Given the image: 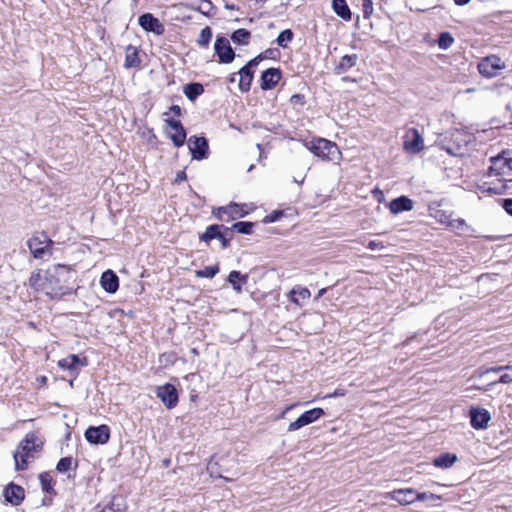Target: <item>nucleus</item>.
<instances>
[{
  "instance_id": "4d7b16f0",
  "label": "nucleus",
  "mask_w": 512,
  "mask_h": 512,
  "mask_svg": "<svg viewBox=\"0 0 512 512\" xmlns=\"http://www.w3.org/2000/svg\"><path fill=\"white\" fill-rule=\"evenodd\" d=\"M373 193L378 198L379 201H381V198L384 196L383 192L379 189H374Z\"/></svg>"
},
{
  "instance_id": "c85d7f7f",
  "label": "nucleus",
  "mask_w": 512,
  "mask_h": 512,
  "mask_svg": "<svg viewBox=\"0 0 512 512\" xmlns=\"http://www.w3.org/2000/svg\"><path fill=\"white\" fill-rule=\"evenodd\" d=\"M183 92L190 101H194L204 92V88L202 84L194 82L185 85Z\"/></svg>"
},
{
  "instance_id": "69168bd1",
  "label": "nucleus",
  "mask_w": 512,
  "mask_h": 512,
  "mask_svg": "<svg viewBox=\"0 0 512 512\" xmlns=\"http://www.w3.org/2000/svg\"><path fill=\"white\" fill-rule=\"evenodd\" d=\"M111 512H114V511H111Z\"/></svg>"
},
{
  "instance_id": "423d86ee",
  "label": "nucleus",
  "mask_w": 512,
  "mask_h": 512,
  "mask_svg": "<svg viewBox=\"0 0 512 512\" xmlns=\"http://www.w3.org/2000/svg\"><path fill=\"white\" fill-rule=\"evenodd\" d=\"M224 225L219 224H212L209 225L205 232L200 235L199 239L200 241L205 242L206 244H209L210 241L217 239L221 242L222 248L226 249L229 247L230 242L232 240V236L230 235L229 238H226V234L223 233Z\"/></svg>"
},
{
  "instance_id": "de8ad7c7",
  "label": "nucleus",
  "mask_w": 512,
  "mask_h": 512,
  "mask_svg": "<svg viewBox=\"0 0 512 512\" xmlns=\"http://www.w3.org/2000/svg\"><path fill=\"white\" fill-rule=\"evenodd\" d=\"M503 209L512 216V198H507L502 201Z\"/></svg>"
},
{
  "instance_id": "7ed1b4c3",
  "label": "nucleus",
  "mask_w": 512,
  "mask_h": 512,
  "mask_svg": "<svg viewBox=\"0 0 512 512\" xmlns=\"http://www.w3.org/2000/svg\"><path fill=\"white\" fill-rule=\"evenodd\" d=\"M490 163L488 176L498 177L500 181H512V153L510 151H503L497 156L491 157Z\"/></svg>"
},
{
  "instance_id": "6e6552de",
  "label": "nucleus",
  "mask_w": 512,
  "mask_h": 512,
  "mask_svg": "<svg viewBox=\"0 0 512 512\" xmlns=\"http://www.w3.org/2000/svg\"><path fill=\"white\" fill-rule=\"evenodd\" d=\"M188 148L194 160H204L209 156V145L205 137L191 136L188 139Z\"/></svg>"
},
{
  "instance_id": "4c0bfd02",
  "label": "nucleus",
  "mask_w": 512,
  "mask_h": 512,
  "mask_svg": "<svg viewBox=\"0 0 512 512\" xmlns=\"http://www.w3.org/2000/svg\"><path fill=\"white\" fill-rule=\"evenodd\" d=\"M232 226L233 229L238 233L249 235L252 233V228L254 224L252 222L241 221L233 224Z\"/></svg>"
},
{
  "instance_id": "1a4fd4ad",
  "label": "nucleus",
  "mask_w": 512,
  "mask_h": 512,
  "mask_svg": "<svg viewBox=\"0 0 512 512\" xmlns=\"http://www.w3.org/2000/svg\"><path fill=\"white\" fill-rule=\"evenodd\" d=\"M325 415V412L322 408H313L311 410L305 411L302 415H300L295 421L291 422L288 426V431H296L306 425H309L319 418Z\"/></svg>"
},
{
  "instance_id": "a211bd4d",
  "label": "nucleus",
  "mask_w": 512,
  "mask_h": 512,
  "mask_svg": "<svg viewBox=\"0 0 512 512\" xmlns=\"http://www.w3.org/2000/svg\"><path fill=\"white\" fill-rule=\"evenodd\" d=\"M386 499L394 500L401 505H409L415 502V490L412 488L397 489L385 493Z\"/></svg>"
},
{
  "instance_id": "f704fd0d",
  "label": "nucleus",
  "mask_w": 512,
  "mask_h": 512,
  "mask_svg": "<svg viewBox=\"0 0 512 512\" xmlns=\"http://www.w3.org/2000/svg\"><path fill=\"white\" fill-rule=\"evenodd\" d=\"M212 38V30L210 27L206 26L200 32V35L197 39V43L201 47H207Z\"/></svg>"
},
{
  "instance_id": "393cba45",
  "label": "nucleus",
  "mask_w": 512,
  "mask_h": 512,
  "mask_svg": "<svg viewBox=\"0 0 512 512\" xmlns=\"http://www.w3.org/2000/svg\"><path fill=\"white\" fill-rule=\"evenodd\" d=\"M140 63L141 60L137 48L132 45L127 46L124 67L127 69L134 68L138 67Z\"/></svg>"
},
{
  "instance_id": "a18cd8bd",
  "label": "nucleus",
  "mask_w": 512,
  "mask_h": 512,
  "mask_svg": "<svg viewBox=\"0 0 512 512\" xmlns=\"http://www.w3.org/2000/svg\"><path fill=\"white\" fill-rule=\"evenodd\" d=\"M453 138L455 141H463L466 144L472 141V135L463 133L461 131H457L455 134H453Z\"/></svg>"
},
{
  "instance_id": "37998d69",
  "label": "nucleus",
  "mask_w": 512,
  "mask_h": 512,
  "mask_svg": "<svg viewBox=\"0 0 512 512\" xmlns=\"http://www.w3.org/2000/svg\"><path fill=\"white\" fill-rule=\"evenodd\" d=\"M362 10H363V17L365 19H369L374 11L373 1L372 0H362Z\"/></svg>"
},
{
  "instance_id": "ddd939ff",
  "label": "nucleus",
  "mask_w": 512,
  "mask_h": 512,
  "mask_svg": "<svg viewBox=\"0 0 512 512\" xmlns=\"http://www.w3.org/2000/svg\"><path fill=\"white\" fill-rule=\"evenodd\" d=\"M214 49L221 63H231L235 58V53L231 48L230 42L225 37H217Z\"/></svg>"
},
{
  "instance_id": "49530a36",
  "label": "nucleus",
  "mask_w": 512,
  "mask_h": 512,
  "mask_svg": "<svg viewBox=\"0 0 512 512\" xmlns=\"http://www.w3.org/2000/svg\"><path fill=\"white\" fill-rule=\"evenodd\" d=\"M41 281V275L40 273H33L29 278V285L35 289L39 288Z\"/></svg>"
},
{
  "instance_id": "a878e982",
  "label": "nucleus",
  "mask_w": 512,
  "mask_h": 512,
  "mask_svg": "<svg viewBox=\"0 0 512 512\" xmlns=\"http://www.w3.org/2000/svg\"><path fill=\"white\" fill-rule=\"evenodd\" d=\"M357 61H358L357 54L344 55L340 59L338 65L335 67L336 73L341 74V73L347 72L349 69H351L352 67H354L356 65Z\"/></svg>"
},
{
  "instance_id": "f3484780",
  "label": "nucleus",
  "mask_w": 512,
  "mask_h": 512,
  "mask_svg": "<svg viewBox=\"0 0 512 512\" xmlns=\"http://www.w3.org/2000/svg\"><path fill=\"white\" fill-rule=\"evenodd\" d=\"M500 63V58L496 56L486 57L478 64V70L485 77H495L501 69Z\"/></svg>"
},
{
  "instance_id": "2f4dec72",
  "label": "nucleus",
  "mask_w": 512,
  "mask_h": 512,
  "mask_svg": "<svg viewBox=\"0 0 512 512\" xmlns=\"http://www.w3.org/2000/svg\"><path fill=\"white\" fill-rule=\"evenodd\" d=\"M195 9L206 16L215 14V7L210 0H200L199 5Z\"/></svg>"
},
{
  "instance_id": "cd10ccee",
  "label": "nucleus",
  "mask_w": 512,
  "mask_h": 512,
  "mask_svg": "<svg viewBox=\"0 0 512 512\" xmlns=\"http://www.w3.org/2000/svg\"><path fill=\"white\" fill-rule=\"evenodd\" d=\"M311 296L309 289L301 286H296L290 291L291 302L300 305L301 300H307Z\"/></svg>"
},
{
  "instance_id": "ea45409f",
  "label": "nucleus",
  "mask_w": 512,
  "mask_h": 512,
  "mask_svg": "<svg viewBox=\"0 0 512 512\" xmlns=\"http://www.w3.org/2000/svg\"><path fill=\"white\" fill-rule=\"evenodd\" d=\"M72 464V457H63L57 463L56 470L60 473H65L71 468Z\"/></svg>"
},
{
  "instance_id": "473e14b6",
  "label": "nucleus",
  "mask_w": 512,
  "mask_h": 512,
  "mask_svg": "<svg viewBox=\"0 0 512 512\" xmlns=\"http://www.w3.org/2000/svg\"><path fill=\"white\" fill-rule=\"evenodd\" d=\"M454 43V38L449 32H442L438 38V46L442 50H447Z\"/></svg>"
},
{
  "instance_id": "79ce46f5",
  "label": "nucleus",
  "mask_w": 512,
  "mask_h": 512,
  "mask_svg": "<svg viewBox=\"0 0 512 512\" xmlns=\"http://www.w3.org/2000/svg\"><path fill=\"white\" fill-rule=\"evenodd\" d=\"M440 497L433 494V493H430V492H422V493H418L415 491V502L416 501H421V502H425V501H435L437 499H439Z\"/></svg>"
},
{
  "instance_id": "680f3d73",
  "label": "nucleus",
  "mask_w": 512,
  "mask_h": 512,
  "mask_svg": "<svg viewBox=\"0 0 512 512\" xmlns=\"http://www.w3.org/2000/svg\"><path fill=\"white\" fill-rule=\"evenodd\" d=\"M164 466L168 467L170 465V460L166 459L163 461Z\"/></svg>"
},
{
  "instance_id": "09e8293b",
  "label": "nucleus",
  "mask_w": 512,
  "mask_h": 512,
  "mask_svg": "<svg viewBox=\"0 0 512 512\" xmlns=\"http://www.w3.org/2000/svg\"><path fill=\"white\" fill-rule=\"evenodd\" d=\"M367 248H369L370 250H381L384 248V245L382 242L372 240L369 241Z\"/></svg>"
},
{
  "instance_id": "58836bf2",
  "label": "nucleus",
  "mask_w": 512,
  "mask_h": 512,
  "mask_svg": "<svg viewBox=\"0 0 512 512\" xmlns=\"http://www.w3.org/2000/svg\"><path fill=\"white\" fill-rule=\"evenodd\" d=\"M218 272H219L218 265H213V266H206V267H204V269L197 271L196 275L198 277L210 279V278H213Z\"/></svg>"
},
{
  "instance_id": "2eb2a0df",
  "label": "nucleus",
  "mask_w": 512,
  "mask_h": 512,
  "mask_svg": "<svg viewBox=\"0 0 512 512\" xmlns=\"http://www.w3.org/2000/svg\"><path fill=\"white\" fill-rule=\"evenodd\" d=\"M138 23L141 28L147 32H152L156 35H162L165 32L164 25L158 18L154 17L151 13H144L138 18Z\"/></svg>"
},
{
  "instance_id": "c756f323",
  "label": "nucleus",
  "mask_w": 512,
  "mask_h": 512,
  "mask_svg": "<svg viewBox=\"0 0 512 512\" xmlns=\"http://www.w3.org/2000/svg\"><path fill=\"white\" fill-rule=\"evenodd\" d=\"M457 456L455 454L445 453L441 454L437 458L434 459L433 463L436 467L439 468H450L456 462Z\"/></svg>"
},
{
  "instance_id": "72a5a7b5",
  "label": "nucleus",
  "mask_w": 512,
  "mask_h": 512,
  "mask_svg": "<svg viewBox=\"0 0 512 512\" xmlns=\"http://www.w3.org/2000/svg\"><path fill=\"white\" fill-rule=\"evenodd\" d=\"M293 37H294V34H293L292 30L286 29L278 35L276 42H277L278 46L285 48V47H287V44L293 40Z\"/></svg>"
},
{
  "instance_id": "5fc2aeb1",
  "label": "nucleus",
  "mask_w": 512,
  "mask_h": 512,
  "mask_svg": "<svg viewBox=\"0 0 512 512\" xmlns=\"http://www.w3.org/2000/svg\"><path fill=\"white\" fill-rule=\"evenodd\" d=\"M337 396H344V390L337 389L332 394L328 395V397H337Z\"/></svg>"
},
{
  "instance_id": "4468645a",
  "label": "nucleus",
  "mask_w": 512,
  "mask_h": 512,
  "mask_svg": "<svg viewBox=\"0 0 512 512\" xmlns=\"http://www.w3.org/2000/svg\"><path fill=\"white\" fill-rule=\"evenodd\" d=\"M261 60V56H257L240 69L239 89L242 92H246L250 89L253 80V72L251 69L253 66H257Z\"/></svg>"
},
{
  "instance_id": "052dcab7",
  "label": "nucleus",
  "mask_w": 512,
  "mask_h": 512,
  "mask_svg": "<svg viewBox=\"0 0 512 512\" xmlns=\"http://www.w3.org/2000/svg\"><path fill=\"white\" fill-rule=\"evenodd\" d=\"M458 150H459V152H454L451 148H448V149H447V151H448L450 154H454V155H456V154H461V152H460V147L458 148Z\"/></svg>"
},
{
  "instance_id": "aec40b11",
  "label": "nucleus",
  "mask_w": 512,
  "mask_h": 512,
  "mask_svg": "<svg viewBox=\"0 0 512 512\" xmlns=\"http://www.w3.org/2000/svg\"><path fill=\"white\" fill-rule=\"evenodd\" d=\"M4 496L9 503L19 505L24 499L25 492L21 486L11 483L5 488Z\"/></svg>"
},
{
  "instance_id": "dca6fc26",
  "label": "nucleus",
  "mask_w": 512,
  "mask_h": 512,
  "mask_svg": "<svg viewBox=\"0 0 512 512\" xmlns=\"http://www.w3.org/2000/svg\"><path fill=\"white\" fill-rule=\"evenodd\" d=\"M469 416L474 429H485L491 419L489 411L480 407H472Z\"/></svg>"
},
{
  "instance_id": "e433bc0d",
  "label": "nucleus",
  "mask_w": 512,
  "mask_h": 512,
  "mask_svg": "<svg viewBox=\"0 0 512 512\" xmlns=\"http://www.w3.org/2000/svg\"><path fill=\"white\" fill-rule=\"evenodd\" d=\"M238 205L234 204V205H230L228 207H220L218 209V218L220 220H223L224 217L223 215L224 214H227L228 216H230L232 219L235 218L236 215H238Z\"/></svg>"
},
{
  "instance_id": "8fccbe9b",
  "label": "nucleus",
  "mask_w": 512,
  "mask_h": 512,
  "mask_svg": "<svg viewBox=\"0 0 512 512\" xmlns=\"http://www.w3.org/2000/svg\"><path fill=\"white\" fill-rule=\"evenodd\" d=\"M504 368H505V366L492 367V368L486 369L483 373H489V372L499 373L501 371H504Z\"/></svg>"
},
{
  "instance_id": "39448f33",
  "label": "nucleus",
  "mask_w": 512,
  "mask_h": 512,
  "mask_svg": "<svg viewBox=\"0 0 512 512\" xmlns=\"http://www.w3.org/2000/svg\"><path fill=\"white\" fill-rule=\"evenodd\" d=\"M52 244L53 241L44 232L36 234L28 240L29 250L37 259L44 258V256L50 252L49 247Z\"/></svg>"
},
{
  "instance_id": "c9c22d12",
  "label": "nucleus",
  "mask_w": 512,
  "mask_h": 512,
  "mask_svg": "<svg viewBox=\"0 0 512 512\" xmlns=\"http://www.w3.org/2000/svg\"><path fill=\"white\" fill-rule=\"evenodd\" d=\"M39 480H40L41 487H42L43 491H45L47 493H51L53 490V479L49 475V473H46V472L41 473L39 475Z\"/></svg>"
},
{
  "instance_id": "bb28decb",
  "label": "nucleus",
  "mask_w": 512,
  "mask_h": 512,
  "mask_svg": "<svg viewBox=\"0 0 512 512\" xmlns=\"http://www.w3.org/2000/svg\"><path fill=\"white\" fill-rule=\"evenodd\" d=\"M248 281V275H242L239 271L233 270L228 276V282L231 284L233 289L240 293L242 291V285Z\"/></svg>"
},
{
  "instance_id": "5701e85b",
  "label": "nucleus",
  "mask_w": 512,
  "mask_h": 512,
  "mask_svg": "<svg viewBox=\"0 0 512 512\" xmlns=\"http://www.w3.org/2000/svg\"><path fill=\"white\" fill-rule=\"evenodd\" d=\"M58 365L60 368L69 370L70 372H74L77 370L79 366H85V360L82 361L77 355L72 354L66 358H63L58 361Z\"/></svg>"
},
{
  "instance_id": "13d9d810",
  "label": "nucleus",
  "mask_w": 512,
  "mask_h": 512,
  "mask_svg": "<svg viewBox=\"0 0 512 512\" xmlns=\"http://www.w3.org/2000/svg\"><path fill=\"white\" fill-rule=\"evenodd\" d=\"M326 290H327L326 288H322V289H320V290L318 291V294H317V296H316V298H315V299L317 300V299L321 298V297L326 293Z\"/></svg>"
},
{
  "instance_id": "9d476101",
  "label": "nucleus",
  "mask_w": 512,
  "mask_h": 512,
  "mask_svg": "<svg viewBox=\"0 0 512 512\" xmlns=\"http://www.w3.org/2000/svg\"><path fill=\"white\" fill-rule=\"evenodd\" d=\"M166 126L168 128V136L176 147L184 145L186 140V131L180 121L175 119H167Z\"/></svg>"
},
{
  "instance_id": "864d4df0",
  "label": "nucleus",
  "mask_w": 512,
  "mask_h": 512,
  "mask_svg": "<svg viewBox=\"0 0 512 512\" xmlns=\"http://www.w3.org/2000/svg\"><path fill=\"white\" fill-rule=\"evenodd\" d=\"M233 231H234L233 226L232 227L224 226V228H223V233L226 234V238H229L230 235L233 237Z\"/></svg>"
},
{
  "instance_id": "603ef678",
  "label": "nucleus",
  "mask_w": 512,
  "mask_h": 512,
  "mask_svg": "<svg viewBox=\"0 0 512 512\" xmlns=\"http://www.w3.org/2000/svg\"><path fill=\"white\" fill-rule=\"evenodd\" d=\"M185 179H186V173L184 171H180L176 175L175 183H179L181 181H184Z\"/></svg>"
},
{
  "instance_id": "b1692460",
  "label": "nucleus",
  "mask_w": 512,
  "mask_h": 512,
  "mask_svg": "<svg viewBox=\"0 0 512 512\" xmlns=\"http://www.w3.org/2000/svg\"><path fill=\"white\" fill-rule=\"evenodd\" d=\"M334 13L345 21H350L352 14L346 0H332Z\"/></svg>"
},
{
  "instance_id": "0e129e2a",
  "label": "nucleus",
  "mask_w": 512,
  "mask_h": 512,
  "mask_svg": "<svg viewBox=\"0 0 512 512\" xmlns=\"http://www.w3.org/2000/svg\"><path fill=\"white\" fill-rule=\"evenodd\" d=\"M101 512H106L105 510H102Z\"/></svg>"
},
{
  "instance_id": "6e6d98bb",
  "label": "nucleus",
  "mask_w": 512,
  "mask_h": 512,
  "mask_svg": "<svg viewBox=\"0 0 512 512\" xmlns=\"http://www.w3.org/2000/svg\"><path fill=\"white\" fill-rule=\"evenodd\" d=\"M171 111L175 114V115H180L181 113V108L178 106V105H173L171 107Z\"/></svg>"
},
{
  "instance_id": "20e7f679",
  "label": "nucleus",
  "mask_w": 512,
  "mask_h": 512,
  "mask_svg": "<svg viewBox=\"0 0 512 512\" xmlns=\"http://www.w3.org/2000/svg\"><path fill=\"white\" fill-rule=\"evenodd\" d=\"M304 145L315 156L324 161H338L340 159L341 152L338 146L327 139L318 138L310 142H305Z\"/></svg>"
},
{
  "instance_id": "f03ea898",
  "label": "nucleus",
  "mask_w": 512,
  "mask_h": 512,
  "mask_svg": "<svg viewBox=\"0 0 512 512\" xmlns=\"http://www.w3.org/2000/svg\"><path fill=\"white\" fill-rule=\"evenodd\" d=\"M42 442L34 433H28L24 440L20 442L14 453L15 466L17 470H24L27 467L28 458L33 457V453L41 450Z\"/></svg>"
},
{
  "instance_id": "4be33fe9",
  "label": "nucleus",
  "mask_w": 512,
  "mask_h": 512,
  "mask_svg": "<svg viewBox=\"0 0 512 512\" xmlns=\"http://www.w3.org/2000/svg\"><path fill=\"white\" fill-rule=\"evenodd\" d=\"M389 209L395 215L404 211H411L413 209V201L407 196H400L389 203Z\"/></svg>"
},
{
  "instance_id": "6ab92c4d",
  "label": "nucleus",
  "mask_w": 512,
  "mask_h": 512,
  "mask_svg": "<svg viewBox=\"0 0 512 512\" xmlns=\"http://www.w3.org/2000/svg\"><path fill=\"white\" fill-rule=\"evenodd\" d=\"M281 79V71L277 68H269L262 72L260 87L263 90L274 88Z\"/></svg>"
},
{
  "instance_id": "bf43d9fd",
  "label": "nucleus",
  "mask_w": 512,
  "mask_h": 512,
  "mask_svg": "<svg viewBox=\"0 0 512 512\" xmlns=\"http://www.w3.org/2000/svg\"><path fill=\"white\" fill-rule=\"evenodd\" d=\"M469 1L470 0H454L455 4L460 6L467 4Z\"/></svg>"
},
{
  "instance_id": "e2e57ef3",
  "label": "nucleus",
  "mask_w": 512,
  "mask_h": 512,
  "mask_svg": "<svg viewBox=\"0 0 512 512\" xmlns=\"http://www.w3.org/2000/svg\"><path fill=\"white\" fill-rule=\"evenodd\" d=\"M253 167H254V165H253V164H252V165H250V167H249L248 171H251V170L253 169Z\"/></svg>"
},
{
  "instance_id": "a19ab883",
  "label": "nucleus",
  "mask_w": 512,
  "mask_h": 512,
  "mask_svg": "<svg viewBox=\"0 0 512 512\" xmlns=\"http://www.w3.org/2000/svg\"><path fill=\"white\" fill-rule=\"evenodd\" d=\"M512 382V365H507L504 368V373L500 376L498 381H494L491 385L496 383L508 384Z\"/></svg>"
},
{
  "instance_id": "0eeeda50",
  "label": "nucleus",
  "mask_w": 512,
  "mask_h": 512,
  "mask_svg": "<svg viewBox=\"0 0 512 512\" xmlns=\"http://www.w3.org/2000/svg\"><path fill=\"white\" fill-rule=\"evenodd\" d=\"M403 146L406 152L417 154L424 148V140L416 128H409L403 137Z\"/></svg>"
},
{
  "instance_id": "f8f14e48",
  "label": "nucleus",
  "mask_w": 512,
  "mask_h": 512,
  "mask_svg": "<svg viewBox=\"0 0 512 512\" xmlns=\"http://www.w3.org/2000/svg\"><path fill=\"white\" fill-rule=\"evenodd\" d=\"M85 438L92 444H106L110 439V429L107 425L91 426L86 430Z\"/></svg>"
},
{
  "instance_id": "9b49d317",
  "label": "nucleus",
  "mask_w": 512,
  "mask_h": 512,
  "mask_svg": "<svg viewBox=\"0 0 512 512\" xmlns=\"http://www.w3.org/2000/svg\"><path fill=\"white\" fill-rule=\"evenodd\" d=\"M156 395L168 409L174 408L178 403V392L173 384L159 386Z\"/></svg>"
},
{
  "instance_id": "3c124183",
  "label": "nucleus",
  "mask_w": 512,
  "mask_h": 512,
  "mask_svg": "<svg viewBox=\"0 0 512 512\" xmlns=\"http://www.w3.org/2000/svg\"><path fill=\"white\" fill-rule=\"evenodd\" d=\"M303 96H301L300 94H295L291 97L290 101L291 103H294V104H297V103H303Z\"/></svg>"
},
{
  "instance_id": "c03bdc74",
  "label": "nucleus",
  "mask_w": 512,
  "mask_h": 512,
  "mask_svg": "<svg viewBox=\"0 0 512 512\" xmlns=\"http://www.w3.org/2000/svg\"><path fill=\"white\" fill-rule=\"evenodd\" d=\"M283 215V212L280 211V210H274L272 211L269 215H267L265 218H264V222L265 223H273V222H276L278 221L281 216Z\"/></svg>"
},
{
  "instance_id": "412c9836",
  "label": "nucleus",
  "mask_w": 512,
  "mask_h": 512,
  "mask_svg": "<svg viewBox=\"0 0 512 512\" xmlns=\"http://www.w3.org/2000/svg\"><path fill=\"white\" fill-rule=\"evenodd\" d=\"M100 283L102 288L108 293H115L119 287L118 276L112 270L103 272Z\"/></svg>"
},
{
  "instance_id": "f257e3e1",
  "label": "nucleus",
  "mask_w": 512,
  "mask_h": 512,
  "mask_svg": "<svg viewBox=\"0 0 512 512\" xmlns=\"http://www.w3.org/2000/svg\"><path fill=\"white\" fill-rule=\"evenodd\" d=\"M74 277L75 271L70 266L55 264L46 271L44 289L53 298L70 294Z\"/></svg>"
},
{
  "instance_id": "7c9ffc66",
  "label": "nucleus",
  "mask_w": 512,
  "mask_h": 512,
  "mask_svg": "<svg viewBox=\"0 0 512 512\" xmlns=\"http://www.w3.org/2000/svg\"><path fill=\"white\" fill-rule=\"evenodd\" d=\"M231 39L234 43L247 45L250 40V32L246 29L240 28L233 32Z\"/></svg>"
}]
</instances>
